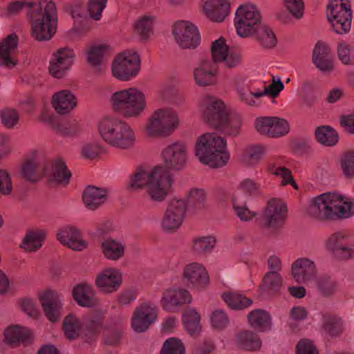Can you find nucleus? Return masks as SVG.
Returning <instances> with one entry per match:
<instances>
[{"mask_svg": "<svg viewBox=\"0 0 354 354\" xmlns=\"http://www.w3.org/2000/svg\"><path fill=\"white\" fill-rule=\"evenodd\" d=\"M107 50V46L97 45L91 46L87 51V62L93 67H97L102 63L103 57Z\"/></svg>", "mask_w": 354, "mask_h": 354, "instance_id": "864d4df0", "label": "nucleus"}, {"mask_svg": "<svg viewBox=\"0 0 354 354\" xmlns=\"http://www.w3.org/2000/svg\"><path fill=\"white\" fill-rule=\"evenodd\" d=\"M206 195L204 190L201 189H192L187 198V209L196 210L202 209L205 206Z\"/></svg>", "mask_w": 354, "mask_h": 354, "instance_id": "603ef678", "label": "nucleus"}, {"mask_svg": "<svg viewBox=\"0 0 354 354\" xmlns=\"http://www.w3.org/2000/svg\"><path fill=\"white\" fill-rule=\"evenodd\" d=\"M160 354H185V348L180 340L171 337L164 342Z\"/></svg>", "mask_w": 354, "mask_h": 354, "instance_id": "052dcab7", "label": "nucleus"}, {"mask_svg": "<svg viewBox=\"0 0 354 354\" xmlns=\"http://www.w3.org/2000/svg\"><path fill=\"white\" fill-rule=\"evenodd\" d=\"M223 299L228 306L233 309L245 308L252 304V299L238 293H224Z\"/></svg>", "mask_w": 354, "mask_h": 354, "instance_id": "09e8293b", "label": "nucleus"}, {"mask_svg": "<svg viewBox=\"0 0 354 354\" xmlns=\"http://www.w3.org/2000/svg\"><path fill=\"white\" fill-rule=\"evenodd\" d=\"M161 155L167 169L180 170L186 163L187 148L184 143L176 142L165 147Z\"/></svg>", "mask_w": 354, "mask_h": 354, "instance_id": "f3484780", "label": "nucleus"}, {"mask_svg": "<svg viewBox=\"0 0 354 354\" xmlns=\"http://www.w3.org/2000/svg\"><path fill=\"white\" fill-rule=\"evenodd\" d=\"M225 122L221 125L220 129L225 131L227 134L236 136L240 132L242 125L241 117L239 114L228 111L225 118Z\"/></svg>", "mask_w": 354, "mask_h": 354, "instance_id": "de8ad7c7", "label": "nucleus"}, {"mask_svg": "<svg viewBox=\"0 0 354 354\" xmlns=\"http://www.w3.org/2000/svg\"><path fill=\"white\" fill-rule=\"evenodd\" d=\"M248 318L250 324L260 331L267 330L271 327L270 314L264 310H254L248 314Z\"/></svg>", "mask_w": 354, "mask_h": 354, "instance_id": "58836bf2", "label": "nucleus"}, {"mask_svg": "<svg viewBox=\"0 0 354 354\" xmlns=\"http://www.w3.org/2000/svg\"><path fill=\"white\" fill-rule=\"evenodd\" d=\"M140 68V59L137 53L124 52L119 54L112 63L113 76L121 81L135 77Z\"/></svg>", "mask_w": 354, "mask_h": 354, "instance_id": "9d476101", "label": "nucleus"}, {"mask_svg": "<svg viewBox=\"0 0 354 354\" xmlns=\"http://www.w3.org/2000/svg\"><path fill=\"white\" fill-rule=\"evenodd\" d=\"M122 337L123 329L121 327L109 329L104 333V342L109 346H117L120 344Z\"/></svg>", "mask_w": 354, "mask_h": 354, "instance_id": "774afa93", "label": "nucleus"}, {"mask_svg": "<svg viewBox=\"0 0 354 354\" xmlns=\"http://www.w3.org/2000/svg\"><path fill=\"white\" fill-rule=\"evenodd\" d=\"M261 16L254 6H241L236 11L234 24L239 35L248 37L260 26Z\"/></svg>", "mask_w": 354, "mask_h": 354, "instance_id": "9b49d317", "label": "nucleus"}, {"mask_svg": "<svg viewBox=\"0 0 354 354\" xmlns=\"http://www.w3.org/2000/svg\"><path fill=\"white\" fill-rule=\"evenodd\" d=\"M111 101L113 109L125 118L138 117L146 108L145 96L136 88L114 93Z\"/></svg>", "mask_w": 354, "mask_h": 354, "instance_id": "423d86ee", "label": "nucleus"}, {"mask_svg": "<svg viewBox=\"0 0 354 354\" xmlns=\"http://www.w3.org/2000/svg\"><path fill=\"white\" fill-rule=\"evenodd\" d=\"M200 109L203 120L209 126L218 129L225 124L229 110L223 101L214 97L205 96L201 102Z\"/></svg>", "mask_w": 354, "mask_h": 354, "instance_id": "f8f14e48", "label": "nucleus"}, {"mask_svg": "<svg viewBox=\"0 0 354 354\" xmlns=\"http://www.w3.org/2000/svg\"><path fill=\"white\" fill-rule=\"evenodd\" d=\"M186 331L191 335H197L201 330V315L194 308H187L183 316Z\"/></svg>", "mask_w": 354, "mask_h": 354, "instance_id": "79ce46f5", "label": "nucleus"}, {"mask_svg": "<svg viewBox=\"0 0 354 354\" xmlns=\"http://www.w3.org/2000/svg\"><path fill=\"white\" fill-rule=\"evenodd\" d=\"M183 278L189 285L198 288L205 287L209 281L205 268L197 262H192L185 266Z\"/></svg>", "mask_w": 354, "mask_h": 354, "instance_id": "5701e85b", "label": "nucleus"}, {"mask_svg": "<svg viewBox=\"0 0 354 354\" xmlns=\"http://www.w3.org/2000/svg\"><path fill=\"white\" fill-rule=\"evenodd\" d=\"M2 124L8 129H13L19 122V114L13 109L7 108L1 111Z\"/></svg>", "mask_w": 354, "mask_h": 354, "instance_id": "0e129e2a", "label": "nucleus"}, {"mask_svg": "<svg viewBox=\"0 0 354 354\" xmlns=\"http://www.w3.org/2000/svg\"><path fill=\"white\" fill-rule=\"evenodd\" d=\"M229 51V46L226 44L225 39L221 37L215 40L212 42L211 47L212 62L216 64L220 63Z\"/></svg>", "mask_w": 354, "mask_h": 354, "instance_id": "6e6d98bb", "label": "nucleus"}, {"mask_svg": "<svg viewBox=\"0 0 354 354\" xmlns=\"http://www.w3.org/2000/svg\"><path fill=\"white\" fill-rule=\"evenodd\" d=\"M259 44L265 49H271L277 44V37L273 30L267 26H260L254 31Z\"/></svg>", "mask_w": 354, "mask_h": 354, "instance_id": "ea45409f", "label": "nucleus"}, {"mask_svg": "<svg viewBox=\"0 0 354 354\" xmlns=\"http://www.w3.org/2000/svg\"><path fill=\"white\" fill-rule=\"evenodd\" d=\"M153 19L145 16L138 20L134 26L135 31L142 38L147 39L152 33Z\"/></svg>", "mask_w": 354, "mask_h": 354, "instance_id": "680f3d73", "label": "nucleus"}, {"mask_svg": "<svg viewBox=\"0 0 354 354\" xmlns=\"http://www.w3.org/2000/svg\"><path fill=\"white\" fill-rule=\"evenodd\" d=\"M315 262L308 258H300L292 264V274L299 283H312L317 275Z\"/></svg>", "mask_w": 354, "mask_h": 354, "instance_id": "b1692460", "label": "nucleus"}, {"mask_svg": "<svg viewBox=\"0 0 354 354\" xmlns=\"http://www.w3.org/2000/svg\"><path fill=\"white\" fill-rule=\"evenodd\" d=\"M153 175V169L147 171L145 170H139L133 173L129 180L128 189L135 191L143 187H147L149 181Z\"/></svg>", "mask_w": 354, "mask_h": 354, "instance_id": "a18cd8bd", "label": "nucleus"}, {"mask_svg": "<svg viewBox=\"0 0 354 354\" xmlns=\"http://www.w3.org/2000/svg\"><path fill=\"white\" fill-rule=\"evenodd\" d=\"M156 318V310L153 305L144 304L137 308L132 317L131 326L137 333H142L148 329Z\"/></svg>", "mask_w": 354, "mask_h": 354, "instance_id": "412c9836", "label": "nucleus"}, {"mask_svg": "<svg viewBox=\"0 0 354 354\" xmlns=\"http://www.w3.org/2000/svg\"><path fill=\"white\" fill-rule=\"evenodd\" d=\"M337 56L342 64L345 65L354 64V46L346 43L341 42L337 46Z\"/></svg>", "mask_w": 354, "mask_h": 354, "instance_id": "13d9d810", "label": "nucleus"}, {"mask_svg": "<svg viewBox=\"0 0 354 354\" xmlns=\"http://www.w3.org/2000/svg\"><path fill=\"white\" fill-rule=\"evenodd\" d=\"M238 345L248 351L259 349L261 346V342L257 335L250 330H243L236 335Z\"/></svg>", "mask_w": 354, "mask_h": 354, "instance_id": "37998d69", "label": "nucleus"}, {"mask_svg": "<svg viewBox=\"0 0 354 354\" xmlns=\"http://www.w3.org/2000/svg\"><path fill=\"white\" fill-rule=\"evenodd\" d=\"M203 10L212 21L221 22L230 13V3L227 0H205Z\"/></svg>", "mask_w": 354, "mask_h": 354, "instance_id": "c85d7f7f", "label": "nucleus"}, {"mask_svg": "<svg viewBox=\"0 0 354 354\" xmlns=\"http://www.w3.org/2000/svg\"><path fill=\"white\" fill-rule=\"evenodd\" d=\"M217 74V65L208 58L203 59L193 71L194 81L201 87L216 84Z\"/></svg>", "mask_w": 354, "mask_h": 354, "instance_id": "6ab92c4d", "label": "nucleus"}, {"mask_svg": "<svg viewBox=\"0 0 354 354\" xmlns=\"http://www.w3.org/2000/svg\"><path fill=\"white\" fill-rule=\"evenodd\" d=\"M327 10L328 19L336 33L346 34L350 31L353 12L348 0H331Z\"/></svg>", "mask_w": 354, "mask_h": 354, "instance_id": "6e6552de", "label": "nucleus"}, {"mask_svg": "<svg viewBox=\"0 0 354 354\" xmlns=\"http://www.w3.org/2000/svg\"><path fill=\"white\" fill-rule=\"evenodd\" d=\"M57 238L62 245L73 250L82 251L88 245L80 231L73 226H66L59 230Z\"/></svg>", "mask_w": 354, "mask_h": 354, "instance_id": "393cba45", "label": "nucleus"}, {"mask_svg": "<svg viewBox=\"0 0 354 354\" xmlns=\"http://www.w3.org/2000/svg\"><path fill=\"white\" fill-rule=\"evenodd\" d=\"M323 327L329 335L336 337L343 330V322L337 316L326 315L324 316Z\"/></svg>", "mask_w": 354, "mask_h": 354, "instance_id": "3c124183", "label": "nucleus"}, {"mask_svg": "<svg viewBox=\"0 0 354 354\" xmlns=\"http://www.w3.org/2000/svg\"><path fill=\"white\" fill-rule=\"evenodd\" d=\"M307 214L320 221L347 218L354 215V201L336 193L322 194L312 201Z\"/></svg>", "mask_w": 354, "mask_h": 354, "instance_id": "f257e3e1", "label": "nucleus"}, {"mask_svg": "<svg viewBox=\"0 0 354 354\" xmlns=\"http://www.w3.org/2000/svg\"><path fill=\"white\" fill-rule=\"evenodd\" d=\"M4 336L7 343L12 346L21 344L27 346L32 342L30 330L19 326H11L7 328L4 332Z\"/></svg>", "mask_w": 354, "mask_h": 354, "instance_id": "473e14b6", "label": "nucleus"}, {"mask_svg": "<svg viewBox=\"0 0 354 354\" xmlns=\"http://www.w3.org/2000/svg\"><path fill=\"white\" fill-rule=\"evenodd\" d=\"M46 236V232L42 229H37L28 232L24 239L21 248L28 252H35L41 248Z\"/></svg>", "mask_w": 354, "mask_h": 354, "instance_id": "e433bc0d", "label": "nucleus"}, {"mask_svg": "<svg viewBox=\"0 0 354 354\" xmlns=\"http://www.w3.org/2000/svg\"><path fill=\"white\" fill-rule=\"evenodd\" d=\"M226 140L215 133L200 136L196 144V156L201 162L212 167L224 166L230 158Z\"/></svg>", "mask_w": 354, "mask_h": 354, "instance_id": "7ed1b4c3", "label": "nucleus"}, {"mask_svg": "<svg viewBox=\"0 0 354 354\" xmlns=\"http://www.w3.org/2000/svg\"><path fill=\"white\" fill-rule=\"evenodd\" d=\"M268 169L272 174L279 176L282 178L281 183L282 186L290 184L295 188L297 189V185L295 183V181L292 176V172L290 169L283 167H275L274 166H270Z\"/></svg>", "mask_w": 354, "mask_h": 354, "instance_id": "e2e57ef3", "label": "nucleus"}, {"mask_svg": "<svg viewBox=\"0 0 354 354\" xmlns=\"http://www.w3.org/2000/svg\"><path fill=\"white\" fill-rule=\"evenodd\" d=\"M173 34L182 48H195L201 42L197 27L187 21L176 22L174 26Z\"/></svg>", "mask_w": 354, "mask_h": 354, "instance_id": "4468645a", "label": "nucleus"}, {"mask_svg": "<svg viewBox=\"0 0 354 354\" xmlns=\"http://www.w3.org/2000/svg\"><path fill=\"white\" fill-rule=\"evenodd\" d=\"M178 118L173 109H158L149 118L146 132L149 137L168 136L178 127Z\"/></svg>", "mask_w": 354, "mask_h": 354, "instance_id": "0eeeda50", "label": "nucleus"}, {"mask_svg": "<svg viewBox=\"0 0 354 354\" xmlns=\"http://www.w3.org/2000/svg\"><path fill=\"white\" fill-rule=\"evenodd\" d=\"M233 81L241 101L252 107H258L261 105V97L268 94L272 97H276L284 88L283 83L279 77H273L272 83L263 90L254 88L252 83L248 82L243 76H236Z\"/></svg>", "mask_w": 354, "mask_h": 354, "instance_id": "39448f33", "label": "nucleus"}, {"mask_svg": "<svg viewBox=\"0 0 354 354\" xmlns=\"http://www.w3.org/2000/svg\"><path fill=\"white\" fill-rule=\"evenodd\" d=\"M71 173L68 169L66 162L62 159H56L52 165L50 175V180L58 184L66 185L69 183Z\"/></svg>", "mask_w": 354, "mask_h": 354, "instance_id": "4c0bfd02", "label": "nucleus"}, {"mask_svg": "<svg viewBox=\"0 0 354 354\" xmlns=\"http://www.w3.org/2000/svg\"><path fill=\"white\" fill-rule=\"evenodd\" d=\"M98 131L103 140L113 147L127 149L134 145L136 136L133 130L121 120L104 118L99 122Z\"/></svg>", "mask_w": 354, "mask_h": 354, "instance_id": "20e7f679", "label": "nucleus"}, {"mask_svg": "<svg viewBox=\"0 0 354 354\" xmlns=\"http://www.w3.org/2000/svg\"><path fill=\"white\" fill-rule=\"evenodd\" d=\"M52 105L57 113L66 115L77 106V99L71 91L62 90L53 95Z\"/></svg>", "mask_w": 354, "mask_h": 354, "instance_id": "c756f323", "label": "nucleus"}, {"mask_svg": "<svg viewBox=\"0 0 354 354\" xmlns=\"http://www.w3.org/2000/svg\"><path fill=\"white\" fill-rule=\"evenodd\" d=\"M257 131L270 138H279L288 133L290 127L283 118L272 116L257 118L254 122Z\"/></svg>", "mask_w": 354, "mask_h": 354, "instance_id": "2eb2a0df", "label": "nucleus"}, {"mask_svg": "<svg viewBox=\"0 0 354 354\" xmlns=\"http://www.w3.org/2000/svg\"><path fill=\"white\" fill-rule=\"evenodd\" d=\"M101 250L106 259L115 261L124 256L126 244L123 241L109 238L102 242Z\"/></svg>", "mask_w": 354, "mask_h": 354, "instance_id": "f704fd0d", "label": "nucleus"}, {"mask_svg": "<svg viewBox=\"0 0 354 354\" xmlns=\"http://www.w3.org/2000/svg\"><path fill=\"white\" fill-rule=\"evenodd\" d=\"M63 330L66 337L70 341L75 339L80 336L82 337V321L76 315L69 314L63 320Z\"/></svg>", "mask_w": 354, "mask_h": 354, "instance_id": "c9c22d12", "label": "nucleus"}, {"mask_svg": "<svg viewBox=\"0 0 354 354\" xmlns=\"http://www.w3.org/2000/svg\"><path fill=\"white\" fill-rule=\"evenodd\" d=\"M39 299L46 317L52 322L58 321L62 315V295L55 290H47L39 295Z\"/></svg>", "mask_w": 354, "mask_h": 354, "instance_id": "a211bd4d", "label": "nucleus"}, {"mask_svg": "<svg viewBox=\"0 0 354 354\" xmlns=\"http://www.w3.org/2000/svg\"><path fill=\"white\" fill-rule=\"evenodd\" d=\"M108 192L106 189L88 185L83 192L82 199L86 207L95 210L107 201Z\"/></svg>", "mask_w": 354, "mask_h": 354, "instance_id": "7c9ffc66", "label": "nucleus"}, {"mask_svg": "<svg viewBox=\"0 0 354 354\" xmlns=\"http://www.w3.org/2000/svg\"><path fill=\"white\" fill-rule=\"evenodd\" d=\"M75 301L82 307H93L99 304L93 287L86 283L75 286L73 290Z\"/></svg>", "mask_w": 354, "mask_h": 354, "instance_id": "2f4dec72", "label": "nucleus"}, {"mask_svg": "<svg viewBox=\"0 0 354 354\" xmlns=\"http://www.w3.org/2000/svg\"><path fill=\"white\" fill-rule=\"evenodd\" d=\"M313 63L322 72H329L333 68V56L329 46L318 41L313 51Z\"/></svg>", "mask_w": 354, "mask_h": 354, "instance_id": "bb28decb", "label": "nucleus"}, {"mask_svg": "<svg viewBox=\"0 0 354 354\" xmlns=\"http://www.w3.org/2000/svg\"><path fill=\"white\" fill-rule=\"evenodd\" d=\"M212 326L216 329L222 330L229 324V318L225 312L221 309H216L212 313Z\"/></svg>", "mask_w": 354, "mask_h": 354, "instance_id": "338daca9", "label": "nucleus"}, {"mask_svg": "<svg viewBox=\"0 0 354 354\" xmlns=\"http://www.w3.org/2000/svg\"><path fill=\"white\" fill-rule=\"evenodd\" d=\"M32 36L37 41H47L56 32L57 7L53 1L39 0L30 3Z\"/></svg>", "mask_w": 354, "mask_h": 354, "instance_id": "f03ea898", "label": "nucleus"}, {"mask_svg": "<svg viewBox=\"0 0 354 354\" xmlns=\"http://www.w3.org/2000/svg\"><path fill=\"white\" fill-rule=\"evenodd\" d=\"M187 211L186 203L173 199L169 203L161 221V228L166 232H176L183 224Z\"/></svg>", "mask_w": 354, "mask_h": 354, "instance_id": "ddd939ff", "label": "nucleus"}, {"mask_svg": "<svg viewBox=\"0 0 354 354\" xmlns=\"http://www.w3.org/2000/svg\"><path fill=\"white\" fill-rule=\"evenodd\" d=\"M265 147L262 145L249 146L245 149L243 161L249 166L257 165L265 156Z\"/></svg>", "mask_w": 354, "mask_h": 354, "instance_id": "49530a36", "label": "nucleus"}, {"mask_svg": "<svg viewBox=\"0 0 354 354\" xmlns=\"http://www.w3.org/2000/svg\"><path fill=\"white\" fill-rule=\"evenodd\" d=\"M172 183L173 179L169 171L165 167H156L146 193L151 201L161 203L167 198Z\"/></svg>", "mask_w": 354, "mask_h": 354, "instance_id": "1a4fd4ad", "label": "nucleus"}, {"mask_svg": "<svg viewBox=\"0 0 354 354\" xmlns=\"http://www.w3.org/2000/svg\"><path fill=\"white\" fill-rule=\"evenodd\" d=\"M351 238L345 233L336 232L330 235L326 241V246L333 254L337 249L345 246L344 245L349 242Z\"/></svg>", "mask_w": 354, "mask_h": 354, "instance_id": "bf43d9fd", "label": "nucleus"}, {"mask_svg": "<svg viewBox=\"0 0 354 354\" xmlns=\"http://www.w3.org/2000/svg\"><path fill=\"white\" fill-rule=\"evenodd\" d=\"M286 212V205L281 200L273 198L268 201L262 218L267 227L277 228L283 225Z\"/></svg>", "mask_w": 354, "mask_h": 354, "instance_id": "aec40b11", "label": "nucleus"}, {"mask_svg": "<svg viewBox=\"0 0 354 354\" xmlns=\"http://www.w3.org/2000/svg\"><path fill=\"white\" fill-rule=\"evenodd\" d=\"M315 284L319 293L324 297L333 295L337 289L336 281L327 275L319 277L315 281Z\"/></svg>", "mask_w": 354, "mask_h": 354, "instance_id": "8fccbe9b", "label": "nucleus"}, {"mask_svg": "<svg viewBox=\"0 0 354 354\" xmlns=\"http://www.w3.org/2000/svg\"><path fill=\"white\" fill-rule=\"evenodd\" d=\"M315 135L319 143L327 147L336 145L339 140L337 131L328 125L318 127L315 129Z\"/></svg>", "mask_w": 354, "mask_h": 354, "instance_id": "a19ab883", "label": "nucleus"}, {"mask_svg": "<svg viewBox=\"0 0 354 354\" xmlns=\"http://www.w3.org/2000/svg\"><path fill=\"white\" fill-rule=\"evenodd\" d=\"M17 46L18 37L15 33L9 35L0 43L1 66L11 68L17 64L14 53Z\"/></svg>", "mask_w": 354, "mask_h": 354, "instance_id": "cd10ccee", "label": "nucleus"}, {"mask_svg": "<svg viewBox=\"0 0 354 354\" xmlns=\"http://www.w3.org/2000/svg\"><path fill=\"white\" fill-rule=\"evenodd\" d=\"M102 318L94 314L84 315L82 319V339L86 342H91L100 334L102 327Z\"/></svg>", "mask_w": 354, "mask_h": 354, "instance_id": "72a5a7b5", "label": "nucleus"}, {"mask_svg": "<svg viewBox=\"0 0 354 354\" xmlns=\"http://www.w3.org/2000/svg\"><path fill=\"white\" fill-rule=\"evenodd\" d=\"M232 206L236 215L241 221H250L257 216L256 212L250 210L245 203L239 202L236 197L232 199Z\"/></svg>", "mask_w": 354, "mask_h": 354, "instance_id": "4d7b16f0", "label": "nucleus"}, {"mask_svg": "<svg viewBox=\"0 0 354 354\" xmlns=\"http://www.w3.org/2000/svg\"><path fill=\"white\" fill-rule=\"evenodd\" d=\"M122 281L120 272L115 268H107L102 271L95 279V285L104 293L117 291Z\"/></svg>", "mask_w": 354, "mask_h": 354, "instance_id": "4be33fe9", "label": "nucleus"}, {"mask_svg": "<svg viewBox=\"0 0 354 354\" xmlns=\"http://www.w3.org/2000/svg\"><path fill=\"white\" fill-rule=\"evenodd\" d=\"M107 0H88V12L91 19L98 21L105 8Z\"/></svg>", "mask_w": 354, "mask_h": 354, "instance_id": "69168bd1", "label": "nucleus"}, {"mask_svg": "<svg viewBox=\"0 0 354 354\" xmlns=\"http://www.w3.org/2000/svg\"><path fill=\"white\" fill-rule=\"evenodd\" d=\"M282 283V277L277 272H268L263 278V286L268 291L279 292Z\"/></svg>", "mask_w": 354, "mask_h": 354, "instance_id": "5fc2aeb1", "label": "nucleus"}, {"mask_svg": "<svg viewBox=\"0 0 354 354\" xmlns=\"http://www.w3.org/2000/svg\"><path fill=\"white\" fill-rule=\"evenodd\" d=\"M192 300V295L185 289H168L163 292L161 302L165 310L173 312L178 306L189 304Z\"/></svg>", "mask_w": 354, "mask_h": 354, "instance_id": "a878e982", "label": "nucleus"}, {"mask_svg": "<svg viewBox=\"0 0 354 354\" xmlns=\"http://www.w3.org/2000/svg\"><path fill=\"white\" fill-rule=\"evenodd\" d=\"M73 49L64 47L57 49L50 61L49 72L55 78L63 77L71 68L75 58Z\"/></svg>", "mask_w": 354, "mask_h": 354, "instance_id": "dca6fc26", "label": "nucleus"}, {"mask_svg": "<svg viewBox=\"0 0 354 354\" xmlns=\"http://www.w3.org/2000/svg\"><path fill=\"white\" fill-rule=\"evenodd\" d=\"M216 239L214 236H197L192 240L191 250L196 254H205L210 252L214 248Z\"/></svg>", "mask_w": 354, "mask_h": 354, "instance_id": "c03bdc74", "label": "nucleus"}]
</instances>
